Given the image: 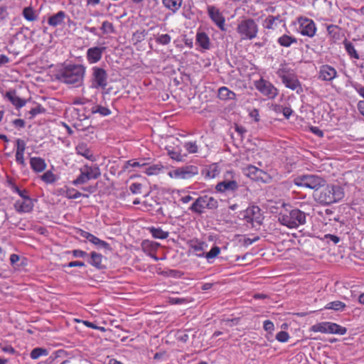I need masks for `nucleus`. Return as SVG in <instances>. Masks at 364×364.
<instances>
[{
	"label": "nucleus",
	"instance_id": "19",
	"mask_svg": "<svg viewBox=\"0 0 364 364\" xmlns=\"http://www.w3.org/2000/svg\"><path fill=\"white\" fill-rule=\"evenodd\" d=\"M33 203L31 198H26V200H17L14 207L15 210L20 214L31 213L33 209Z\"/></svg>",
	"mask_w": 364,
	"mask_h": 364
},
{
	"label": "nucleus",
	"instance_id": "8",
	"mask_svg": "<svg viewBox=\"0 0 364 364\" xmlns=\"http://www.w3.org/2000/svg\"><path fill=\"white\" fill-rule=\"evenodd\" d=\"M241 216L247 223H250L252 228L262 224L263 215L261 209L257 205H250L245 210L241 213Z\"/></svg>",
	"mask_w": 364,
	"mask_h": 364
},
{
	"label": "nucleus",
	"instance_id": "26",
	"mask_svg": "<svg viewBox=\"0 0 364 364\" xmlns=\"http://www.w3.org/2000/svg\"><path fill=\"white\" fill-rule=\"evenodd\" d=\"M65 16V13L63 11H60L48 18V23L52 27L60 26L64 23Z\"/></svg>",
	"mask_w": 364,
	"mask_h": 364
},
{
	"label": "nucleus",
	"instance_id": "37",
	"mask_svg": "<svg viewBox=\"0 0 364 364\" xmlns=\"http://www.w3.org/2000/svg\"><path fill=\"white\" fill-rule=\"evenodd\" d=\"M162 3L166 9L175 13L181 8L182 0H162Z\"/></svg>",
	"mask_w": 364,
	"mask_h": 364
},
{
	"label": "nucleus",
	"instance_id": "62",
	"mask_svg": "<svg viewBox=\"0 0 364 364\" xmlns=\"http://www.w3.org/2000/svg\"><path fill=\"white\" fill-rule=\"evenodd\" d=\"M13 124L16 127L23 128L25 127V122L21 119H16L13 121Z\"/></svg>",
	"mask_w": 364,
	"mask_h": 364
},
{
	"label": "nucleus",
	"instance_id": "43",
	"mask_svg": "<svg viewBox=\"0 0 364 364\" xmlns=\"http://www.w3.org/2000/svg\"><path fill=\"white\" fill-rule=\"evenodd\" d=\"M193 299L191 297L180 298V297H168V301L173 305L186 304L192 302Z\"/></svg>",
	"mask_w": 364,
	"mask_h": 364
},
{
	"label": "nucleus",
	"instance_id": "11",
	"mask_svg": "<svg viewBox=\"0 0 364 364\" xmlns=\"http://www.w3.org/2000/svg\"><path fill=\"white\" fill-rule=\"evenodd\" d=\"M107 85V73L102 68L94 66L92 68V86L105 89Z\"/></svg>",
	"mask_w": 364,
	"mask_h": 364
},
{
	"label": "nucleus",
	"instance_id": "28",
	"mask_svg": "<svg viewBox=\"0 0 364 364\" xmlns=\"http://www.w3.org/2000/svg\"><path fill=\"white\" fill-rule=\"evenodd\" d=\"M220 173V170L217 164H212L205 168L203 171V175L206 179H211L217 177Z\"/></svg>",
	"mask_w": 364,
	"mask_h": 364
},
{
	"label": "nucleus",
	"instance_id": "1",
	"mask_svg": "<svg viewBox=\"0 0 364 364\" xmlns=\"http://www.w3.org/2000/svg\"><path fill=\"white\" fill-rule=\"evenodd\" d=\"M85 72L86 68L83 65L69 64L58 70L55 77L62 83L79 87L83 84Z\"/></svg>",
	"mask_w": 364,
	"mask_h": 364
},
{
	"label": "nucleus",
	"instance_id": "46",
	"mask_svg": "<svg viewBox=\"0 0 364 364\" xmlns=\"http://www.w3.org/2000/svg\"><path fill=\"white\" fill-rule=\"evenodd\" d=\"M90 113H99L102 116H108L109 114H110L111 112L108 108L97 105L92 107Z\"/></svg>",
	"mask_w": 364,
	"mask_h": 364
},
{
	"label": "nucleus",
	"instance_id": "34",
	"mask_svg": "<svg viewBox=\"0 0 364 364\" xmlns=\"http://www.w3.org/2000/svg\"><path fill=\"white\" fill-rule=\"evenodd\" d=\"M296 73L293 69H291L287 63L280 65L278 70L277 71V75L281 78H285L291 77V75Z\"/></svg>",
	"mask_w": 364,
	"mask_h": 364
},
{
	"label": "nucleus",
	"instance_id": "13",
	"mask_svg": "<svg viewBox=\"0 0 364 364\" xmlns=\"http://www.w3.org/2000/svg\"><path fill=\"white\" fill-rule=\"evenodd\" d=\"M256 89L263 95L269 99L275 98L278 95V90L269 81L263 78L255 82Z\"/></svg>",
	"mask_w": 364,
	"mask_h": 364
},
{
	"label": "nucleus",
	"instance_id": "24",
	"mask_svg": "<svg viewBox=\"0 0 364 364\" xmlns=\"http://www.w3.org/2000/svg\"><path fill=\"white\" fill-rule=\"evenodd\" d=\"M76 153L78 155L84 156L85 159L90 161H95L96 160L95 156L92 153L91 150L88 148L87 145L85 143H80L77 145Z\"/></svg>",
	"mask_w": 364,
	"mask_h": 364
},
{
	"label": "nucleus",
	"instance_id": "57",
	"mask_svg": "<svg viewBox=\"0 0 364 364\" xmlns=\"http://www.w3.org/2000/svg\"><path fill=\"white\" fill-rule=\"evenodd\" d=\"M263 328L266 331L272 333L274 330V325L270 320H266L264 321Z\"/></svg>",
	"mask_w": 364,
	"mask_h": 364
},
{
	"label": "nucleus",
	"instance_id": "35",
	"mask_svg": "<svg viewBox=\"0 0 364 364\" xmlns=\"http://www.w3.org/2000/svg\"><path fill=\"white\" fill-rule=\"evenodd\" d=\"M64 196L68 199H77L81 196L88 198L89 196L87 194H82L80 191H77L74 188L65 187Z\"/></svg>",
	"mask_w": 364,
	"mask_h": 364
},
{
	"label": "nucleus",
	"instance_id": "29",
	"mask_svg": "<svg viewBox=\"0 0 364 364\" xmlns=\"http://www.w3.org/2000/svg\"><path fill=\"white\" fill-rule=\"evenodd\" d=\"M196 43L204 50H208L210 47V38L204 32L197 33Z\"/></svg>",
	"mask_w": 364,
	"mask_h": 364
},
{
	"label": "nucleus",
	"instance_id": "60",
	"mask_svg": "<svg viewBox=\"0 0 364 364\" xmlns=\"http://www.w3.org/2000/svg\"><path fill=\"white\" fill-rule=\"evenodd\" d=\"M81 360L78 358H71L64 360L61 364H80Z\"/></svg>",
	"mask_w": 364,
	"mask_h": 364
},
{
	"label": "nucleus",
	"instance_id": "10",
	"mask_svg": "<svg viewBox=\"0 0 364 364\" xmlns=\"http://www.w3.org/2000/svg\"><path fill=\"white\" fill-rule=\"evenodd\" d=\"M296 20L299 25L298 31L301 36L309 38L315 36L317 27L312 19L305 16H299Z\"/></svg>",
	"mask_w": 364,
	"mask_h": 364
},
{
	"label": "nucleus",
	"instance_id": "42",
	"mask_svg": "<svg viewBox=\"0 0 364 364\" xmlns=\"http://www.w3.org/2000/svg\"><path fill=\"white\" fill-rule=\"evenodd\" d=\"M147 165V164L145 162L144 159H141L140 161H136L135 159H131L127 161H126L124 166V170H127L129 167H141L145 168V166Z\"/></svg>",
	"mask_w": 364,
	"mask_h": 364
},
{
	"label": "nucleus",
	"instance_id": "49",
	"mask_svg": "<svg viewBox=\"0 0 364 364\" xmlns=\"http://www.w3.org/2000/svg\"><path fill=\"white\" fill-rule=\"evenodd\" d=\"M89 241L91 243L94 244L95 245L100 246L105 249H108L109 247V245L107 242L100 240V238L95 236L94 235H92Z\"/></svg>",
	"mask_w": 364,
	"mask_h": 364
},
{
	"label": "nucleus",
	"instance_id": "52",
	"mask_svg": "<svg viewBox=\"0 0 364 364\" xmlns=\"http://www.w3.org/2000/svg\"><path fill=\"white\" fill-rule=\"evenodd\" d=\"M171 41V37L168 34H161L156 38V41L157 43L161 45H168Z\"/></svg>",
	"mask_w": 364,
	"mask_h": 364
},
{
	"label": "nucleus",
	"instance_id": "4",
	"mask_svg": "<svg viewBox=\"0 0 364 364\" xmlns=\"http://www.w3.org/2000/svg\"><path fill=\"white\" fill-rule=\"evenodd\" d=\"M236 31L241 40H252L257 37L259 28L255 21L249 18L239 21Z\"/></svg>",
	"mask_w": 364,
	"mask_h": 364
},
{
	"label": "nucleus",
	"instance_id": "38",
	"mask_svg": "<svg viewBox=\"0 0 364 364\" xmlns=\"http://www.w3.org/2000/svg\"><path fill=\"white\" fill-rule=\"evenodd\" d=\"M144 172L148 176H156L159 174L164 168L161 164H152L146 167L145 166Z\"/></svg>",
	"mask_w": 364,
	"mask_h": 364
},
{
	"label": "nucleus",
	"instance_id": "54",
	"mask_svg": "<svg viewBox=\"0 0 364 364\" xmlns=\"http://www.w3.org/2000/svg\"><path fill=\"white\" fill-rule=\"evenodd\" d=\"M46 112V109L44 107H43L41 105H36L35 107L32 108L30 111H29V114H31V117L30 118H33L34 117H36L37 114H41V113H43Z\"/></svg>",
	"mask_w": 364,
	"mask_h": 364
},
{
	"label": "nucleus",
	"instance_id": "53",
	"mask_svg": "<svg viewBox=\"0 0 364 364\" xmlns=\"http://www.w3.org/2000/svg\"><path fill=\"white\" fill-rule=\"evenodd\" d=\"M191 249L195 252V255L198 257H204V252H203V244L198 243L196 245H191Z\"/></svg>",
	"mask_w": 364,
	"mask_h": 364
},
{
	"label": "nucleus",
	"instance_id": "36",
	"mask_svg": "<svg viewBox=\"0 0 364 364\" xmlns=\"http://www.w3.org/2000/svg\"><path fill=\"white\" fill-rule=\"evenodd\" d=\"M218 97L223 100H235L236 94L226 87H221L218 90Z\"/></svg>",
	"mask_w": 364,
	"mask_h": 364
},
{
	"label": "nucleus",
	"instance_id": "33",
	"mask_svg": "<svg viewBox=\"0 0 364 364\" xmlns=\"http://www.w3.org/2000/svg\"><path fill=\"white\" fill-rule=\"evenodd\" d=\"M148 230L151 234L152 237L156 239L164 240L166 239L169 235V232L168 231H164L160 227H150L148 228Z\"/></svg>",
	"mask_w": 364,
	"mask_h": 364
},
{
	"label": "nucleus",
	"instance_id": "59",
	"mask_svg": "<svg viewBox=\"0 0 364 364\" xmlns=\"http://www.w3.org/2000/svg\"><path fill=\"white\" fill-rule=\"evenodd\" d=\"M72 253L75 257L83 258V257L87 256V253L81 250H73Z\"/></svg>",
	"mask_w": 364,
	"mask_h": 364
},
{
	"label": "nucleus",
	"instance_id": "9",
	"mask_svg": "<svg viewBox=\"0 0 364 364\" xmlns=\"http://www.w3.org/2000/svg\"><path fill=\"white\" fill-rule=\"evenodd\" d=\"M296 186L310 189H318L323 183L324 180L315 175H303L296 177L294 180Z\"/></svg>",
	"mask_w": 364,
	"mask_h": 364
},
{
	"label": "nucleus",
	"instance_id": "20",
	"mask_svg": "<svg viewBox=\"0 0 364 364\" xmlns=\"http://www.w3.org/2000/svg\"><path fill=\"white\" fill-rule=\"evenodd\" d=\"M26 150V142L21 139L16 140V161L18 164L23 166H26L24 152Z\"/></svg>",
	"mask_w": 364,
	"mask_h": 364
},
{
	"label": "nucleus",
	"instance_id": "40",
	"mask_svg": "<svg viewBox=\"0 0 364 364\" xmlns=\"http://www.w3.org/2000/svg\"><path fill=\"white\" fill-rule=\"evenodd\" d=\"M343 44L347 53L350 55V58H355L356 60H358L360 58V56L357 50H355L354 46L351 42L345 40L343 41Z\"/></svg>",
	"mask_w": 364,
	"mask_h": 364
},
{
	"label": "nucleus",
	"instance_id": "48",
	"mask_svg": "<svg viewBox=\"0 0 364 364\" xmlns=\"http://www.w3.org/2000/svg\"><path fill=\"white\" fill-rule=\"evenodd\" d=\"M23 17L28 21H33L36 19L35 12L31 7H26L23 10Z\"/></svg>",
	"mask_w": 364,
	"mask_h": 364
},
{
	"label": "nucleus",
	"instance_id": "23",
	"mask_svg": "<svg viewBox=\"0 0 364 364\" xmlns=\"http://www.w3.org/2000/svg\"><path fill=\"white\" fill-rule=\"evenodd\" d=\"M279 25L286 28V23L279 16H269L264 21V27L267 29L276 30Z\"/></svg>",
	"mask_w": 364,
	"mask_h": 364
},
{
	"label": "nucleus",
	"instance_id": "45",
	"mask_svg": "<svg viewBox=\"0 0 364 364\" xmlns=\"http://www.w3.org/2000/svg\"><path fill=\"white\" fill-rule=\"evenodd\" d=\"M48 355V350L43 348H35L31 352V358L33 360H36L41 356H46Z\"/></svg>",
	"mask_w": 364,
	"mask_h": 364
},
{
	"label": "nucleus",
	"instance_id": "41",
	"mask_svg": "<svg viewBox=\"0 0 364 364\" xmlns=\"http://www.w3.org/2000/svg\"><path fill=\"white\" fill-rule=\"evenodd\" d=\"M41 179L46 184H53L57 181L58 177L53 171L48 170L41 176Z\"/></svg>",
	"mask_w": 364,
	"mask_h": 364
},
{
	"label": "nucleus",
	"instance_id": "21",
	"mask_svg": "<svg viewBox=\"0 0 364 364\" xmlns=\"http://www.w3.org/2000/svg\"><path fill=\"white\" fill-rule=\"evenodd\" d=\"M282 81L286 87L296 90L297 93L302 91L301 84L296 73L291 75V77L282 79Z\"/></svg>",
	"mask_w": 364,
	"mask_h": 364
},
{
	"label": "nucleus",
	"instance_id": "16",
	"mask_svg": "<svg viewBox=\"0 0 364 364\" xmlns=\"http://www.w3.org/2000/svg\"><path fill=\"white\" fill-rule=\"evenodd\" d=\"M338 77L337 70L331 65H322L319 67L318 78L322 81H332Z\"/></svg>",
	"mask_w": 364,
	"mask_h": 364
},
{
	"label": "nucleus",
	"instance_id": "44",
	"mask_svg": "<svg viewBox=\"0 0 364 364\" xmlns=\"http://www.w3.org/2000/svg\"><path fill=\"white\" fill-rule=\"evenodd\" d=\"M100 29L103 34H112L116 33L114 24L108 21H105L102 23Z\"/></svg>",
	"mask_w": 364,
	"mask_h": 364
},
{
	"label": "nucleus",
	"instance_id": "7",
	"mask_svg": "<svg viewBox=\"0 0 364 364\" xmlns=\"http://www.w3.org/2000/svg\"><path fill=\"white\" fill-rule=\"evenodd\" d=\"M310 331L319 332L322 333L345 335L347 332V328L344 326H340L336 323L323 321L313 325L310 328Z\"/></svg>",
	"mask_w": 364,
	"mask_h": 364
},
{
	"label": "nucleus",
	"instance_id": "12",
	"mask_svg": "<svg viewBox=\"0 0 364 364\" xmlns=\"http://www.w3.org/2000/svg\"><path fill=\"white\" fill-rule=\"evenodd\" d=\"M198 173L197 166H188L170 171L168 176L174 179H188Z\"/></svg>",
	"mask_w": 364,
	"mask_h": 364
},
{
	"label": "nucleus",
	"instance_id": "2",
	"mask_svg": "<svg viewBox=\"0 0 364 364\" xmlns=\"http://www.w3.org/2000/svg\"><path fill=\"white\" fill-rule=\"evenodd\" d=\"M278 220L288 228H297L306 221V214L289 205H284L278 215Z\"/></svg>",
	"mask_w": 364,
	"mask_h": 364
},
{
	"label": "nucleus",
	"instance_id": "27",
	"mask_svg": "<svg viewBox=\"0 0 364 364\" xmlns=\"http://www.w3.org/2000/svg\"><path fill=\"white\" fill-rule=\"evenodd\" d=\"M6 97L12 103L16 108L19 109L26 105V100L16 95V91L10 90L6 93Z\"/></svg>",
	"mask_w": 364,
	"mask_h": 364
},
{
	"label": "nucleus",
	"instance_id": "47",
	"mask_svg": "<svg viewBox=\"0 0 364 364\" xmlns=\"http://www.w3.org/2000/svg\"><path fill=\"white\" fill-rule=\"evenodd\" d=\"M346 304L340 301H334L329 302L326 306V309H333L336 311H342L345 309Z\"/></svg>",
	"mask_w": 364,
	"mask_h": 364
},
{
	"label": "nucleus",
	"instance_id": "56",
	"mask_svg": "<svg viewBox=\"0 0 364 364\" xmlns=\"http://www.w3.org/2000/svg\"><path fill=\"white\" fill-rule=\"evenodd\" d=\"M142 186L139 183H134L130 185L129 190L134 194L140 193L141 191Z\"/></svg>",
	"mask_w": 364,
	"mask_h": 364
},
{
	"label": "nucleus",
	"instance_id": "5",
	"mask_svg": "<svg viewBox=\"0 0 364 364\" xmlns=\"http://www.w3.org/2000/svg\"><path fill=\"white\" fill-rule=\"evenodd\" d=\"M218 206V200L213 196L204 195L198 197L189 207L192 213L201 215L205 209L213 210Z\"/></svg>",
	"mask_w": 364,
	"mask_h": 364
},
{
	"label": "nucleus",
	"instance_id": "3",
	"mask_svg": "<svg viewBox=\"0 0 364 364\" xmlns=\"http://www.w3.org/2000/svg\"><path fill=\"white\" fill-rule=\"evenodd\" d=\"M315 191L314 196L321 204L330 205L340 201L344 197L343 189L338 185L323 184Z\"/></svg>",
	"mask_w": 364,
	"mask_h": 364
},
{
	"label": "nucleus",
	"instance_id": "64",
	"mask_svg": "<svg viewBox=\"0 0 364 364\" xmlns=\"http://www.w3.org/2000/svg\"><path fill=\"white\" fill-rule=\"evenodd\" d=\"M357 107L360 114L364 117V100L359 101Z\"/></svg>",
	"mask_w": 364,
	"mask_h": 364
},
{
	"label": "nucleus",
	"instance_id": "31",
	"mask_svg": "<svg viewBox=\"0 0 364 364\" xmlns=\"http://www.w3.org/2000/svg\"><path fill=\"white\" fill-rule=\"evenodd\" d=\"M165 149L171 159L176 161H183V157L181 155V149L179 147H173L171 146L166 145Z\"/></svg>",
	"mask_w": 364,
	"mask_h": 364
},
{
	"label": "nucleus",
	"instance_id": "6",
	"mask_svg": "<svg viewBox=\"0 0 364 364\" xmlns=\"http://www.w3.org/2000/svg\"><path fill=\"white\" fill-rule=\"evenodd\" d=\"M80 175L73 181L75 186L84 184L92 179L98 178L100 175V169L97 164H85L80 169Z\"/></svg>",
	"mask_w": 364,
	"mask_h": 364
},
{
	"label": "nucleus",
	"instance_id": "55",
	"mask_svg": "<svg viewBox=\"0 0 364 364\" xmlns=\"http://www.w3.org/2000/svg\"><path fill=\"white\" fill-rule=\"evenodd\" d=\"M276 339L281 343H285L287 342L289 339V335L287 331H279L276 335Z\"/></svg>",
	"mask_w": 364,
	"mask_h": 364
},
{
	"label": "nucleus",
	"instance_id": "51",
	"mask_svg": "<svg viewBox=\"0 0 364 364\" xmlns=\"http://www.w3.org/2000/svg\"><path fill=\"white\" fill-rule=\"evenodd\" d=\"M220 253V248L218 246H213L209 252H208L204 256L209 260L216 257Z\"/></svg>",
	"mask_w": 364,
	"mask_h": 364
},
{
	"label": "nucleus",
	"instance_id": "18",
	"mask_svg": "<svg viewBox=\"0 0 364 364\" xmlns=\"http://www.w3.org/2000/svg\"><path fill=\"white\" fill-rule=\"evenodd\" d=\"M159 247H160L159 243L154 242V241L149 240H144L141 242V249L144 251V252L147 254L149 256H150L151 258H153L155 261L159 260V258L157 257L156 252L158 250Z\"/></svg>",
	"mask_w": 364,
	"mask_h": 364
},
{
	"label": "nucleus",
	"instance_id": "15",
	"mask_svg": "<svg viewBox=\"0 0 364 364\" xmlns=\"http://www.w3.org/2000/svg\"><path fill=\"white\" fill-rule=\"evenodd\" d=\"M207 11L213 22H214L221 31H225V18L220 9L215 6H208Z\"/></svg>",
	"mask_w": 364,
	"mask_h": 364
},
{
	"label": "nucleus",
	"instance_id": "32",
	"mask_svg": "<svg viewBox=\"0 0 364 364\" xmlns=\"http://www.w3.org/2000/svg\"><path fill=\"white\" fill-rule=\"evenodd\" d=\"M277 43L282 47L288 48L290 47L292 44L296 43L297 39L293 36L284 34L278 38Z\"/></svg>",
	"mask_w": 364,
	"mask_h": 364
},
{
	"label": "nucleus",
	"instance_id": "50",
	"mask_svg": "<svg viewBox=\"0 0 364 364\" xmlns=\"http://www.w3.org/2000/svg\"><path fill=\"white\" fill-rule=\"evenodd\" d=\"M184 147L189 154H196L198 151V146L196 141H188L185 143Z\"/></svg>",
	"mask_w": 364,
	"mask_h": 364
},
{
	"label": "nucleus",
	"instance_id": "14",
	"mask_svg": "<svg viewBox=\"0 0 364 364\" xmlns=\"http://www.w3.org/2000/svg\"><path fill=\"white\" fill-rule=\"evenodd\" d=\"M243 173L250 178L256 181L267 182L269 179L268 173L262 169L250 165L243 169Z\"/></svg>",
	"mask_w": 364,
	"mask_h": 364
},
{
	"label": "nucleus",
	"instance_id": "58",
	"mask_svg": "<svg viewBox=\"0 0 364 364\" xmlns=\"http://www.w3.org/2000/svg\"><path fill=\"white\" fill-rule=\"evenodd\" d=\"M250 117L253 119L255 122H258L260 120L259 111L257 109H254L249 113Z\"/></svg>",
	"mask_w": 364,
	"mask_h": 364
},
{
	"label": "nucleus",
	"instance_id": "30",
	"mask_svg": "<svg viewBox=\"0 0 364 364\" xmlns=\"http://www.w3.org/2000/svg\"><path fill=\"white\" fill-rule=\"evenodd\" d=\"M215 188L218 192L235 191L237 188V183L235 181H223L218 183Z\"/></svg>",
	"mask_w": 364,
	"mask_h": 364
},
{
	"label": "nucleus",
	"instance_id": "22",
	"mask_svg": "<svg viewBox=\"0 0 364 364\" xmlns=\"http://www.w3.org/2000/svg\"><path fill=\"white\" fill-rule=\"evenodd\" d=\"M327 35L333 43H336L340 41L343 36L342 34V28L334 24L326 25Z\"/></svg>",
	"mask_w": 364,
	"mask_h": 364
},
{
	"label": "nucleus",
	"instance_id": "25",
	"mask_svg": "<svg viewBox=\"0 0 364 364\" xmlns=\"http://www.w3.org/2000/svg\"><path fill=\"white\" fill-rule=\"evenodd\" d=\"M30 165L33 171L36 173L43 172L47 167L46 161L43 159L36 156L31 158Z\"/></svg>",
	"mask_w": 364,
	"mask_h": 364
},
{
	"label": "nucleus",
	"instance_id": "61",
	"mask_svg": "<svg viewBox=\"0 0 364 364\" xmlns=\"http://www.w3.org/2000/svg\"><path fill=\"white\" fill-rule=\"evenodd\" d=\"M1 350L5 352L10 354H14L16 350L11 346H5L1 347Z\"/></svg>",
	"mask_w": 364,
	"mask_h": 364
},
{
	"label": "nucleus",
	"instance_id": "17",
	"mask_svg": "<svg viewBox=\"0 0 364 364\" xmlns=\"http://www.w3.org/2000/svg\"><path fill=\"white\" fill-rule=\"evenodd\" d=\"M105 46H93L87 50L86 59L89 64H95L101 60L106 50Z\"/></svg>",
	"mask_w": 364,
	"mask_h": 364
},
{
	"label": "nucleus",
	"instance_id": "63",
	"mask_svg": "<svg viewBox=\"0 0 364 364\" xmlns=\"http://www.w3.org/2000/svg\"><path fill=\"white\" fill-rule=\"evenodd\" d=\"M311 131L315 134L316 135H317L319 137H322L323 136V132L322 130H321L319 128H318L317 127H311Z\"/></svg>",
	"mask_w": 364,
	"mask_h": 364
},
{
	"label": "nucleus",
	"instance_id": "39",
	"mask_svg": "<svg viewBox=\"0 0 364 364\" xmlns=\"http://www.w3.org/2000/svg\"><path fill=\"white\" fill-rule=\"evenodd\" d=\"M102 255L96 252H92L90 253V259L88 262L93 267L100 269L102 267Z\"/></svg>",
	"mask_w": 364,
	"mask_h": 364
}]
</instances>
